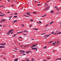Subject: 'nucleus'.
<instances>
[{
  "label": "nucleus",
  "instance_id": "1",
  "mask_svg": "<svg viewBox=\"0 0 61 61\" xmlns=\"http://www.w3.org/2000/svg\"><path fill=\"white\" fill-rule=\"evenodd\" d=\"M13 31V30H11L9 31L8 32V35H10V33L11 32H12V31Z\"/></svg>",
  "mask_w": 61,
  "mask_h": 61
},
{
  "label": "nucleus",
  "instance_id": "2",
  "mask_svg": "<svg viewBox=\"0 0 61 61\" xmlns=\"http://www.w3.org/2000/svg\"><path fill=\"white\" fill-rule=\"evenodd\" d=\"M50 7H47L46 8H45V9H43V10H46V9H47V10H49V8Z\"/></svg>",
  "mask_w": 61,
  "mask_h": 61
},
{
  "label": "nucleus",
  "instance_id": "3",
  "mask_svg": "<svg viewBox=\"0 0 61 61\" xmlns=\"http://www.w3.org/2000/svg\"><path fill=\"white\" fill-rule=\"evenodd\" d=\"M37 49V48H32V50H36V49Z\"/></svg>",
  "mask_w": 61,
  "mask_h": 61
},
{
  "label": "nucleus",
  "instance_id": "4",
  "mask_svg": "<svg viewBox=\"0 0 61 61\" xmlns=\"http://www.w3.org/2000/svg\"><path fill=\"white\" fill-rule=\"evenodd\" d=\"M30 52V51H26L25 52V53H27V54H28V53Z\"/></svg>",
  "mask_w": 61,
  "mask_h": 61
},
{
  "label": "nucleus",
  "instance_id": "5",
  "mask_svg": "<svg viewBox=\"0 0 61 61\" xmlns=\"http://www.w3.org/2000/svg\"><path fill=\"white\" fill-rule=\"evenodd\" d=\"M0 48H4L5 47V46H0Z\"/></svg>",
  "mask_w": 61,
  "mask_h": 61
},
{
  "label": "nucleus",
  "instance_id": "6",
  "mask_svg": "<svg viewBox=\"0 0 61 61\" xmlns=\"http://www.w3.org/2000/svg\"><path fill=\"white\" fill-rule=\"evenodd\" d=\"M17 21V20H14V22H13V23H15V22H16Z\"/></svg>",
  "mask_w": 61,
  "mask_h": 61
},
{
  "label": "nucleus",
  "instance_id": "7",
  "mask_svg": "<svg viewBox=\"0 0 61 61\" xmlns=\"http://www.w3.org/2000/svg\"><path fill=\"white\" fill-rule=\"evenodd\" d=\"M18 60V59H16L14 60V61H17V60Z\"/></svg>",
  "mask_w": 61,
  "mask_h": 61
},
{
  "label": "nucleus",
  "instance_id": "8",
  "mask_svg": "<svg viewBox=\"0 0 61 61\" xmlns=\"http://www.w3.org/2000/svg\"><path fill=\"white\" fill-rule=\"evenodd\" d=\"M55 8L56 9H58V8H57V6H55Z\"/></svg>",
  "mask_w": 61,
  "mask_h": 61
},
{
  "label": "nucleus",
  "instance_id": "9",
  "mask_svg": "<svg viewBox=\"0 0 61 61\" xmlns=\"http://www.w3.org/2000/svg\"><path fill=\"white\" fill-rule=\"evenodd\" d=\"M37 44L36 45H33L32 46H33V47H35V46H37Z\"/></svg>",
  "mask_w": 61,
  "mask_h": 61
},
{
  "label": "nucleus",
  "instance_id": "10",
  "mask_svg": "<svg viewBox=\"0 0 61 61\" xmlns=\"http://www.w3.org/2000/svg\"><path fill=\"white\" fill-rule=\"evenodd\" d=\"M33 29H34V30H37L38 29H32L33 30Z\"/></svg>",
  "mask_w": 61,
  "mask_h": 61
},
{
  "label": "nucleus",
  "instance_id": "11",
  "mask_svg": "<svg viewBox=\"0 0 61 61\" xmlns=\"http://www.w3.org/2000/svg\"><path fill=\"white\" fill-rule=\"evenodd\" d=\"M54 23V21H52L50 23V25H51V24H52V23Z\"/></svg>",
  "mask_w": 61,
  "mask_h": 61
},
{
  "label": "nucleus",
  "instance_id": "12",
  "mask_svg": "<svg viewBox=\"0 0 61 61\" xmlns=\"http://www.w3.org/2000/svg\"><path fill=\"white\" fill-rule=\"evenodd\" d=\"M49 25V24H47L45 26V27H47Z\"/></svg>",
  "mask_w": 61,
  "mask_h": 61
},
{
  "label": "nucleus",
  "instance_id": "13",
  "mask_svg": "<svg viewBox=\"0 0 61 61\" xmlns=\"http://www.w3.org/2000/svg\"><path fill=\"white\" fill-rule=\"evenodd\" d=\"M24 32H26L27 33H28V31H27V30H24Z\"/></svg>",
  "mask_w": 61,
  "mask_h": 61
},
{
  "label": "nucleus",
  "instance_id": "14",
  "mask_svg": "<svg viewBox=\"0 0 61 61\" xmlns=\"http://www.w3.org/2000/svg\"><path fill=\"white\" fill-rule=\"evenodd\" d=\"M51 33L52 34H51V35H52V34H55V33H54V32H51Z\"/></svg>",
  "mask_w": 61,
  "mask_h": 61
},
{
  "label": "nucleus",
  "instance_id": "15",
  "mask_svg": "<svg viewBox=\"0 0 61 61\" xmlns=\"http://www.w3.org/2000/svg\"><path fill=\"white\" fill-rule=\"evenodd\" d=\"M17 17V16H14V18H16V17Z\"/></svg>",
  "mask_w": 61,
  "mask_h": 61
},
{
  "label": "nucleus",
  "instance_id": "16",
  "mask_svg": "<svg viewBox=\"0 0 61 61\" xmlns=\"http://www.w3.org/2000/svg\"><path fill=\"white\" fill-rule=\"evenodd\" d=\"M1 21H3V22H4V21H5V19H3V20H2Z\"/></svg>",
  "mask_w": 61,
  "mask_h": 61
},
{
  "label": "nucleus",
  "instance_id": "17",
  "mask_svg": "<svg viewBox=\"0 0 61 61\" xmlns=\"http://www.w3.org/2000/svg\"><path fill=\"white\" fill-rule=\"evenodd\" d=\"M61 34V32H59L57 34Z\"/></svg>",
  "mask_w": 61,
  "mask_h": 61
},
{
  "label": "nucleus",
  "instance_id": "18",
  "mask_svg": "<svg viewBox=\"0 0 61 61\" xmlns=\"http://www.w3.org/2000/svg\"><path fill=\"white\" fill-rule=\"evenodd\" d=\"M27 61H30L29 60V59H26Z\"/></svg>",
  "mask_w": 61,
  "mask_h": 61
},
{
  "label": "nucleus",
  "instance_id": "19",
  "mask_svg": "<svg viewBox=\"0 0 61 61\" xmlns=\"http://www.w3.org/2000/svg\"><path fill=\"white\" fill-rule=\"evenodd\" d=\"M49 36V35H46L44 36L45 37H46V36Z\"/></svg>",
  "mask_w": 61,
  "mask_h": 61
},
{
  "label": "nucleus",
  "instance_id": "20",
  "mask_svg": "<svg viewBox=\"0 0 61 61\" xmlns=\"http://www.w3.org/2000/svg\"><path fill=\"white\" fill-rule=\"evenodd\" d=\"M50 12V13H53V12H54V11H51Z\"/></svg>",
  "mask_w": 61,
  "mask_h": 61
},
{
  "label": "nucleus",
  "instance_id": "21",
  "mask_svg": "<svg viewBox=\"0 0 61 61\" xmlns=\"http://www.w3.org/2000/svg\"><path fill=\"white\" fill-rule=\"evenodd\" d=\"M45 15H44V16H42V17H44V16H45Z\"/></svg>",
  "mask_w": 61,
  "mask_h": 61
},
{
  "label": "nucleus",
  "instance_id": "22",
  "mask_svg": "<svg viewBox=\"0 0 61 61\" xmlns=\"http://www.w3.org/2000/svg\"><path fill=\"white\" fill-rule=\"evenodd\" d=\"M30 21H31L32 22H33L34 20H30Z\"/></svg>",
  "mask_w": 61,
  "mask_h": 61
},
{
  "label": "nucleus",
  "instance_id": "23",
  "mask_svg": "<svg viewBox=\"0 0 61 61\" xmlns=\"http://www.w3.org/2000/svg\"><path fill=\"white\" fill-rule=\"evenodd\" d=\"M34 58H32L31 59V61H34Z\"/></svg>",
  "mask_w": 61,
  "mask_h": 61
},
{
  "label": "nucleus",
  "instance_id": "24",
  "mask_svg": "<svg viewBox=\"0 0 61 61\" xmlns=\"http://www.w3.org/2000/svg\"><path fill=\"white\" fill-rule=\"evenodd\" d=\"M29 12H27V13H26V14H27V15H29Z\"/></svg>",
  "mask_w": 61,
  "mask_h": 61
},
{
  "label": "nucleus",
  "instance_id": "25",
  "mask_svg": "<svg viewBox=\"0 0 61 61\" xmlns=\"http://www.w3.org/2000/svg\"><path fill=\"white\" fill-rule=\"evenodd\" d=\"M46 46H45V47H43V48H44V49H46Z\"/></svg>",
  "mask_w": 61,
  "mask_h": 61
},
{
  "label": "nucleus",
  "instance_id": "26",
  "mask_svg": "<svg viewBox=\"0 0 61 61\" xmlns=\"http://www.w3.org/2000/svg\"><path fill=\"white\" fill-rule=\"evenodd\" d=\"M24 15L25 16V17H29V16H27L26 15Z\"/></svg>",
  "mask_w": 61,
  "mask_h": 61
},
{
  "label": "nucleus",
  "instance_id": "27",
  "mask_svg": "<svg viewBox=\"0 0 61 61\" xmlns=\"http://www.w3.org/2000/svg\"><path fill=\"white\" fill-rule=\"evenodd\" d=\"M17 13H15L14 14V15H17Z\"/></svg>",
  "mask_w": 61,
  "mask_h": 61
},
{
  "label": "nucleus",
  "instance_id": "28",
  "mask_svg": "<svg viewBox=\"0 0 61 61\" xmlns=\"http://www.w3.org/2000/svg\"><path fill=\"white\" fill-rule=\"evenodd\" d=\"M0 16H4V15H0Z\"/></svg>",
  "mask_w": 61,
  "mask_h": 61
},
{
  "label": "nucleus",
  "instance_id": "29",
  "mask_svg": "<svg viewBox=\"0 0 61 61\" xmlns=\"http://www.w3.org/2000/svg\"><path fill=\"white\" fill-rule=\"evenodd\" d=\"M22 27H24V25L23 24L22 25Z\"/></svg>",
  "mask_w": 61,
  "mask_h": 61
},
{
  "label": "nucleus",
  "instance_id": "30",
  "mask_svg": "<svg viewBox=\"0 0 61 61\" xmlns=\"http://www.w3.org/2000/svg\"><path fill=\"white\" fill-rule=\"evenodd\" d=\"M33 14H36V12H33Z\"/></svg>",
  "mask_w": 61,
  "mask_h": 61
},
{
  "label": "nucleus",
  "instance_id": "31",
  "mask_svg": "<svg viewBox=\"0 0 61 61\" xmlns=\"http://www.w3.org/2000/svg\"><path fill=\"white\" fill-rule=\"evenodd\" d=\"M3 44H4V46H5V45H6V43H5Z\"/></svg>",
  "mask_w": 61,
  "mask_h": 61
},
{
  "label": "nucleus",
  "instance_id": "32",
  "mask_svg": "<svg viewBox=\"0 0 61 61\" xmlns=\"http://www.w3.org/2000/svg\"><path fill=\"white\" fill-rule=\"evenodd\" d=\"M45 33H43L42 34H41V35H45Z\"/></svg>",
  "mask_w": 61,
  "mask_h": 61
},
{
  "label": "nucleus",
  "instance_id": "33",
  "mask_svg": "<svg viewBox=\"0 0 61 61\" xmlns=\"http://www.w3.org/2000/svg\"><path fill=\"white\" fill-rule=\"evenodd\" d=\"M25 51H22V52H23V53H25Z\"/></svg>",
  "mask_w": 61,
  "mask_h": 61
},
{
  "label": "nucleus",
  "instance_id": "34",
  "mask_svg": "<svg viewBox=\"0 0 61 61\" xmlns=\"http://www.w3.org/2000/svg\"><path fill=\"white\" fill-rule=\"evenodd\" d=\"M20 33H21L20 32H18L17 33V34H20Z\"/></svg>",
  "mask_w": 61,
  "mask_h": 61
},
{
  "label": "nucleus",
  "instance_id": "35",
  "mask_svg": "<svg viewBox=\"0 0 61 61\" xmlns=\"http://www.w3.org/2000/svg\"><path fill=\"white\" fill-rule=\"evenodd\" d=\"M1 45H3V46H4V43L1 44Z\"/></svg>",
  "mask_w": 61,
  "mask_h": 61
},
{
  "label": "nucleus",
  "instance_id": "36",
  "mask_svg": "<svg viewBox=\"0 0 61 61\" xmlns=\"http://www.w3.org/2000/svg\"><path fill=\"white\" fill-rule=\"evenodd\" d=\"M0 7H4V6H0Z\"/></svg>",
  "mask_w": 61,
  "mask_h": 61
},
{
  "label": "nucleus",
  "instance_id": "37",
  "mask_svg": "<svg viewBox=\"0 0 61 61\" xmlns=\"http://www.w3.org/2000/svg\"><path fill=\"white\" fill-rule=\"evenodd\" d=\"M0 14H3V13H2V12H0Z\"/></svg>",
  "mask_w": 61,
  "mask_h": 61
},
{
  "label": "nucleus",
  "instance_id": "38",
  "mask_svg": "<svg viewBox=\"0 0 61 61\" xmlns=\"http://www.w3.org/2000/svg\"><path fill=\"white\" fill-rule=\"evenodd\" d=\"M22 51H23L20 50L19 51V52H22Z\"/></svg>",
  "mask_w": 61,
  "mask_h": 61
},
{
  "label": "nucleus",
  "instance_id": "39",
  "mask_svg": "<svg viewBox=\"0 0 61 61\" xmlns=\"http://www.w3.org/2000/svg\"><path fill=\"white\" fill-rule=\"evenodd\" d=\"M57 60H60V58L58 59H57Z\"/></svg>",
  "mask_w": 61,
  "mask_h": 61
},
{
  "label": "nucleus",
  "instance_id": "40",
  "mask_svg": "<svg viewBox=\"0 0 61 61\" xmlns=\"http://www.w3.org/2000/svg\"><path fill=\"white\" fill-rule=\"evenodd\" d=\"M29 15H30V14H28Z\"/></svg>",
  "mask_w": 61,
  "mask_h": 61
},
{
  "label": "nucleus",
  "instance_id": "41",
  "mask_svg": "<svg viewBox=\"0 0 61 61\" xmlns=\"http://www.w3.org/2000/svg\"><path fill=\"white\" fill-rule=\"evenodd\" d=\"M43 61H47V60H44Z\"/></svg>",
  "mask_w": 61,
  "mask_h": 61
},
{
  "label": "nucleus",
  "instance_id": "42",
  "mask_svg": "<svg viewBox=\"0 0 61 61\" xmlns=\"http://www.w3.org/2000/svg\"><path fill=\"white\" fill-rule=\"evenodd\" d=\"M47 30H49V29L46 30V31H47Z\"/></svg>",
  "mask_w": 61,
  "mask_h": 61
},
{
  "label": "nucleus",
  "instance_id": "43",
  "mask_svg": "<svg viewBox=\"0 0 61 61\" xmlns=\"http://www.w3.org/2000/svg\"><path fill=\"white\" fill-rule=\"evenodd\" d=\"M53 45H55L56 44H55L54 43H53Z\"/></svg>",
  "mask_w": 61,
  "mask_h": 61
},
{
  "label": "nucleus",
  "instance_id": "44",
  "mask_svg": "<svg viewBox=\"0 0 61 61\" xmlns=\"http://www.w3.org/2000/svg\"><path fill=\"white\" fill-rule=\"evenodd\" d=\"M39 22L40 23H42V22H41L40 21H39Z\"/></svg>",
  "mask_w": 61,
  "mask_h": 61
},
{
  "label": "nucleus",
  "instance_id": "45",
  "mask_svg": "<svg viewBox=\"0 0 61 61\" xmlns=\"http://www.w3.org/2000/svg\"><path fill=\"white\" fill-rule=\"evenodd\" d=\"M57 11H59V10H58V9H57Z\"/></svg>",
  "mask_w": 61,
  "mask_h": 61
},
{
  "label": "nucleus",
  "instance_id": "46",
  "mask_svg": "<svg viewBox=\"0 0 61 61\" xmlns=\"http://www.w3.org/2000/svg\"><path fill=\"white\" fill-rule=\"evenodd\" d=\"M14 36H16V34H15Z\"/></svg>",
  "mask_w": 61,
  "mask_h": 61
},
{
  "label": "nucleus",
  "instance_id": "47",
  "mask_svg": "<svg viewBox=\"0 0 61 61\" xmlns=\"http://www.w3.org/2000/svg\"><path fill=\"white\" fill-rule=\"evenodd\" d=\"M20 37V38H22V37Z\"/></svg>",
  "mask_w": 61,
  "mask_h": 61
},
{
  "label": "nucleus",
  "instance_id": "48",
  "mask_svg": "<svg viewBox=\"0 0 61 61\" xmlns=\"http://www.w3.org/2000/svg\"><path fill=\"white\" fill-rule=\"evenodd\" d=\"M38 5H40V4H39Z\"/></svg>",
  "mask_w": 61,
  "mask_h": 61
},
{
  "label": "nucleus",
  "instance_id": "49",
  "mask_svg": "<svg viewBox=\"0 0 61 61\" xmlns=\"http://www.w3.org/2000/svg\"><path fill=\"white\" fill-rule=\"evenodd\" d=\"M52 42H50V43H52Z\"/></svg>",
  "mask_w": 61,
  "mask_h": 61
},
{
  "label": "nucleus",
  "instance_id": "50",
  "mask_svg": "<svg viewBox=\"0 0 61 61\" xmlns=\"http://www.w3.org/2000/svg\"><path fill=\"white\" fill-rule=\"evenodd\" d=\"M14 1H15V2H16V0H14Z\"/></svg>",
  "mask_w": 61,
  "mask_h": 61
},
{
  "label": "nucleus",
  "instance_id": "51",
  "mask_svg": "<svg viewBox=\"0 0 61 61\" xmlns=\"http://www.w3.org/2000/svg\"><path fill=\"white\" fill-rule=\"evenodd\" d=\"M2 26V25H0V27Z\"/></svg>",
  "mask_w": 61,
  "mask_h": 61
},
{
  "label": "nucleus",
  "instance_id": "52",
  "mask_svg": "<svg viewBox=\"0 0 61 61\" xmlns=\"http://www.w3.org/2000/svg\"><path fill=\"white\" fill-rule=\"evenodd\" d=\"M33 47V46H32L31 47Z\"/></svg>",
  "mask_w": 61,
  "mask_h": 61
},
{
  "label": "nucleus",
  "instance_id": "53",
  "mask_svg": "<svg viewBox=\"0 0 61 61\" xmlns=\"http://www.w3.org/2000/svg\"><path fill=\"white\" fill-rule=\"evenodd\" d=\"M11 6H14V5H11Z\"/></svg>",
  "mask_w": 61,
  "mask_h": 61
},
{
  "label": "nucleus",
  "instance_id": "54",
  "mask_svg": "<svg viewBox=\"0 0 61 61\" xmlns=\"http://www.w3.org/2000/svg\"><path fill=\"white\" fill-rule=\"evenodd\" d=\"M57 42L58 43V44H59V42H58V41H57Z\"/></svg>",
  "mask_w": 61,
  "mask_h": 61
},
{
  "label": "nucleus",
  "instance_id": "55",
  "mask_svg": "<svg viewBox=\"0 0 61 61\" xmlns=\"http://www.w3.org/2000/svg\"><path fill=\"white\" fill-rule=\"evenodd\" d=\"M4 26V27H5V26H6V25H5V26Z\"/></svg>",
  "mask_w": 61,
  "mask_h": 61
},
{
  "label": "nucleus",
  "instance_id": "56",
  "mask_svg": "<svg viewBox=\"0 0 61 61\" xmlns=\"http://www.w3.org/2000/svg\"><path fill=\"white\" fill-rule=\"evenodd\" d=\"M45 38H47V37H45Z\"/></svg>",
  "mask_w": 61,
  "mask_h": 61
},
{
  "label": "nucleus",
  "instance_id": "57",
  "mask_svg": "<svg viewBox=\"0 0 61 61\" xmlns=\"http://www.w3.org/2000/svg\"><path fill=\"white\" fill-rule=\"evenodd\" d=\"M20 46L22 47V46Z\"/></svg>",
  "mask_w": 61,
  "mask_h": 61
},
{
  "label": "nucleus",
  "instance_id": "58",
  "mask_svg": "<svg viewBox=\"0 0 61 61\" xmlns=\"http://www.w3.org/2000/svg\"><path fill=\"white\" fill-rule=\"evenodd\" d=\"M55 35H56V33H55Z\"/></svg>",
  "mask_w": 61,
  "mask_h": 61
},
{
  "label": "nucleus",
  "instance_id": "59",
  "mask_svg": "<svg viewBox=\"0 0 61 61\" xmlns=\"http://www.w3.org/2000/svg\"><path fill=\"white\" fill-rule=\"evenodd\" d=\"M24 55H25V54H23Z\"/></svg>",
  "mask_w": 61,
  "mask_h": 61
},
{
  "label": "nucleus",
  "instance_id": "60",
  "mask_svg": "<svg viewBox=\"0 0 61 61\" xmlns=\"http://www.w3.org/2000/svg\"><path fill=\"white\" fill-rule=\"evenodd\" d=\"M10 15H13V14H10Z\"/></svg>",
  "mask_w": 61,
  "mask_h": 61
},
{
  "label": "nucleus",
  "instance_id": "61",
  "mask_svg": "<svg viewBox=\"0 0 61 61\" xmlns=\"http://www.w3.org/2000/svg\"><path fill=\"white\" fill-rule=\"evenodd\" d=\"M21 33H23V31L21 32H20Z\"/></svg>",
  "mask_w": 61,
  "mask_h": 61
},
{
  "label": "nucleus",
  "instance_id": "62",
  "mask_svg": "<svg viewBox=\"0 0 61 61\" xmlns=\"http://www.w3.org/2000/svg\"><path fill=\"white\" fill-rule=\"evenodd\" d=\"M7 13H10V12H7Z\"/></svg>",
  "mask_w": 61,
  "mask_h": 61
},
{
  "label": "nucleus",
  "instance_id": "63",
  "mask_svg": "<svg viewBox=\"0 0 61 61\" xmlns=\"http://www.w3.org/2000/svg\"><path fill=\"white\" fill-rule=\"evenodd\" d=\"M12 16H10V17H9L10 18V17H12Z\"/></svg>",
  "mask_w": 61,
  "mask_h": 61
},
{
  "label": "nucleus",
  "instance_id": "64",
  "mask_svg": "<svg viewBox=\"0 0 61 61\" xmlns=\"http://www.w3.org/2000/svg\"><path fill=\"white\" fill-rule=\"evenodd\" d=\"M60 60H61V58H60Z\"/></svg>",
  "mask_w": 61,
  "mask_h": 61
}]
</instances>
